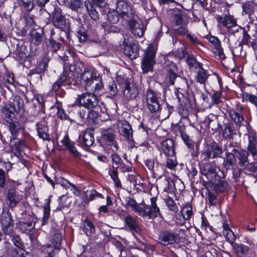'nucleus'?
I'll use <instances>...</instances> for the list:
<instances>
[{
    "label": "nucleus",
    "instance_id": "f257e3e1",
    "mask_svg": "<svg viewBox=\"0 0 257 257\" xmlns=\"http://www.w3.org/2000/svg\"><path fill=\"white\" fill-rule=\"evenodd\" d=\"M125 205L131 208L132 210L137 212L139 215L143 217H148L149 218H154L160 214V210L157 204V197H152L151 199V205H143L140 206L136 201L130 196L123 197Z\"/></svg>",
    "mask_w": 257,
    "mask_h": 257
},
{
    "label": "nucleus",
    "instance_id": "f03ea898",
    "mask_svg": "<svg viewBox=\"0 0 257 257\" xmlns=\"http://www.w3.org/2000/svg\"><path fill=\"white\" fill-rule=\"evenodd\" d=\"M224 177L222 170L216 165L210 164V188L216 193L224 191L228 187V183L221 178Z\"/></svg>",
    "mask_w": 257,
    "mask_h": 257
},
{
    "label": "nucleus",
    "instance_id": "7ed1b4c3",
    "mask_svg": "<svg viewBox=\"0 0 257 257\" xmlns=\"http://www.w3.org/2000/svg\"><path fill=\"white\" fill-rule=\"evenodd\" d=\"M157 47L153 44H150L145 51L144 56L142 61L141 67L144 73L152 71L155 63V58Z\"/></svg>",
    "mask_w": 257,
    "mask_h": 257
},
{
    "label": "nucleus",
    "instance_id": "20e7f679",
    "mask_svg": "<svg viewBox=\"0 0 257 257\" xmlns=\"http://www.w3.org/2000/svg\"><path fill=\"white\" fill-rule=\"evenodd\" d=\"M116 10L120 16L126 21L137 17L131 4L126 0H118Z\"/></svg>",
    "mask_w": 257,
    "mask_h": 257
},
{
    "label": "nucleus",
    "instance_id": "39448f33",
    "mask_svg": "<svg viewBox=\"0 0 257 257\" xmlns=\"http://www.w3.org/2000/svg\"><path fill=\"white\" fill-rule=\"evenodd\" d=\"M124 54L131 59H135L139 56V47L138 44L132 38H124Z\"/></svg>",
    "mask_w": 257,
    "mask_h": 257
},
{
    "label": "nucleus",
    "instance_id": "423d86ee",
    "mask_svg": "<svg viewBox=\"0 0 257 257\" xmlns=\"http://www.w3.org/2000/svg\"><path fill=\"white\" fill-rule=\"evenodd\" d=\"M79 103L85 108L92 109L98 104L97 96L92 93H84L79 95L77 98Z\"/></svg>",
    "mask_w": 257,
    "mask_h": 257
},
{
    "label": "nucleus",
    "instance_id": "0eeeda50",
    "mask_svg": "<svg viewBox=\"0 0 257 257\" xmlns=\"http://www.w3.org/2000/svg\"><path fill=\"white\" fill-rule=\"evenodd\" d=\"M210 44L214 56L219 59H224L225 56L219 39L217 37L210 36Z\"/></svg>",
    "mask_w": 257,
    "mask_h": 257
},
{
    "label": "nucleus",
    "instance_id": "6e6552de",
    "mask_svg": "<svg viewBox=\"0 0 257 257\" xmlns=\"http://www.w3.org/2000/svg\"><path fill=\"white\" fill-rule=\"evenodd\" d=\"M122 87L123 88V96L127 100L134 99L139 94L138 87L133 82L125 80L122 85Z\"/></svg>",
    "mask_w": 257,
    "mask_h": 257
},
{
    "label": "nucleus",
    "instance_id": "1a4fd4ad",
    "mask_svg": "<svg viewBox=\"0 0 257 257\" xmlns=\"http://www.w3.org/2000/svg\"><path fill=\"white\" fill-rule=\"evenodd\" d=\"M147 107L150 112H155L161 108V105L155 92L148 89L146 93Z\"/></svg>",
    "mask_w": 257,
    "mask_h": 257
},
{
    "label": "nucleus",
    "instance_id": "9d476101",
    "mask_svg": "<svg viewBox=\"0 0 257 257\" xmlns=\"http://www.w3.org/2000/svg\"><path fill=\"white\" fill-rule=\"evenodd\" d=\"M36 126L37 134L40 138L44 141L50 140L47 119L43 118L36 123Z\"/></svg>",
    "mask_w": 257,
    "mask_h": 257
},
{
    "label": "nucleus",
    "instance_id": "9b49d317",
    "mask_svg": "<svg viewBox=\"0 0 257 257\" xmlns=\"http://www.w3.org/2000/svg\"><path fill=\"white\" fill-rule=\"evenodd\" d=\"M1 227L4 233L12 236L14 232L13 220L8 214L3 215L1 218Z\"/></svg>",
    "mask_w": 257,
    "mask_h": 257
},
{
    "label": "nucleus",
    "instance_id": "f8f14e48",
    "mask_svg": "<svg viewBox=\"0 0 257 257\" xmlns=\"http://www.w3.org/2000/svg\"><path fill=\"white\" fill-rule=\"evenodd\" d=\"M134 17L129 20L128 22L129 27L132 33L135 36L141 37L144 33V27L142 22L138 21L137 19Z\"/></svg>",
    "mask_w": 257,
    "mask_h": 257
},
{
    "label": "nucleus",
    "instance_id": "ddd939ff",
    "mask_svg": "<svg viewBox=\"0 0 257 257\" xmlns=\"http://www.w3.org/2000/svg\"><path fill=\"white\" fill-rule=\"evenodd\" d=\"M79 140L86 147L91 146L94 142V130L87 128L79 135Z\"/></svg>",
    "mask_w": 257,
    "mask_h": 257
},
{
    "label": "nucleus",
    "instance_id": "4468645a",
    "mask_svg": "<svg viewBox=\"0 0 257 257\" xmlns=\"http://www.w3.org/2000/svg\"><path fill=\"white\" fill-rule=\"evenodd\" d=\"M102 139L107 145L113 146L116 150L118 149L115 139L114 131L111 128L102 131Z\"/></svg>",
    "mask_w": 257,
    "mask_h": 257
},
{
    "label": "nucleus",
    "instance_id": "2eb2a0df",
    "mask_svg": "<svg viewBox=\"0 0 257 257\" xmlns=\"http://www.w3.org/2000/svg\"><path fill=\"white\" fill-rule=\"evenodd\" d=\"M53 22L55 27L63 29L66 26V20L61 14V10L59 8H55L53 12Z\"/></svg>",
    "mask_w": 257,
    "mask_h": 257
},
{
    "label": "nucleus",
    "instance_id": "dca6fc26",
    "mask_svg": "<svg viewBox=\"0 0 257 257\" xmlns=\"http://www.w3.org/2000/svg\"><path fill=\"white\" fill-rule=\"evenodd\" d=\"M161 149L166 156L174 157L175 155L174 142L170 139H166L161 143Z\"/></svg>",
    "mask_w": 257,
    "mask_h": 257
},
{
    "label": "nucleus",
    "instance_id": "f3484780",
    "mask_svg": "<svg viewBox=\"0 0 257 257\" xmlns=\"http://www.w3.org/2000/svg\"><path fill=\"white\" fill-rule=\"evenodd\" d=\"M2 113L5 115L6 121H11L16 118L15 112L16 111L9 103L1 105L0 109Z\"/></svg>",
    "mask_w": 257,
    "mask_h": 257
},
{
    "label": "nucleus",
    "instance_id": "a211bd4d",
    "mask_svg": "<svg viewBox=\"0 0 257 257\" xmlns=\"http://www.w3.org/2000/svg\"><path fill=\"white\" fill-rule=\"evenodd\" d=\"M97 77L96 73H94L93 68L87 67L80 75L81 82L85 84V87L88 84L93 80V78Z\"/></svg>",
    "mask_w": 257,
    "mask_h": 257
},
{
    "label": "nucleus",
    "instance_id": "6ab92c4d",
    "mask_svg": "<svg viewBox=\"0 0 257 257\" xmlns=\"http://www.w3.org/2000/svg\"><path fill=\"white\" fill-rule=\"evenodd\" d=\"M176 236L174 233L169 231L162 232L159 237V241L164 245L173 244L176 241Z\"/></svg>",
    "mask_w": 257,
    "mask_h": 257
},
{
    "label": "nucleus",
    "instance_id": "aec40b11",
    "mask_svg": "<svg viewBox=\"0 0 257 257\" xmlns=\"http://www.w3.org/2000/svg\"><path fill=\"white\" fill-rule=\"evenodd\" d=\"M22 195L17 193L15 189H10L7 194V199L11 208L15 207L22 199Z\"/></svg>",
    "mask_w": 257,
    "mask_h": 257
},
{
    "label": "nucleus",
    "instance_id": "412c9836",
    "mask_svg": "<svg viewBox=\"0 0 257 257\" xmlns=\"http://www.w3.org/2000/svg\"><path fill=\"white\" fill-rule=\"evenodd\" d=\"M9 104H11V106L14 108L16 113H20L21 114L24 113V101L20 96L18 95L15 96L13 98V101H10Z\"/></svg>",
    "mask_w": 257,
    "mask_h": 257
},
{
    "label": "nucleus",
    "instance_id": "4be33fe9",
    "mask_svg": "<svg viewBox=\"0 0 257 257\" xmlns=\"http://www.w3.org/2000/svg\"><path fill=\"white\" fill-rule=\"evenodd\" d=\"M62 144L65 146L69 153L75 158L80 156V153L77 151L74 143L71 141L68 136H65L62 141Z\"/></svg>",
    "mask_w": 257,
    "mask_h": 257
},
{
    "label": "nucleus",
    "instance_id": "5701e85b",
    "mask_svg": "<svg viewBox=\"0 0 257 257\" xmlns=\"http://www.w3.org/2000/svg\"><path fill=\"white\" fill-rule=\"evenodd\" d=\"M68 75L67 71H63L57 80L52 84L51 91L56 92L62 86L65 85L67 83Z\"/></svg>",
    "mask_w": 257,
    "mask_h": 257
},
{
    "label": "nucleus",
    "instance_id": "b1692460",
    "mask_svg": "<svg viewBox=\"0 0 257 257\" xmlns=\"http://www.w3.org/2000/svg\"><path fill=\"white\" fill-rule=\"evenodd\" d=\"M102 88V84L101 80L99 77L93 78L91 82L88 84L85 87V89L88 91H92L93 93H98L100 90Z\"/></svg>",
    "mask_w": 257,
    "mask_h": 257
},
{
    "label": "nucleus",
    "instance_id": "393cba45",
    "mask_svg": "<svg viewBox=\"0 0 257 257\" xmlns=\"http://www.w3.org/2000/svg\"><path fill=\"white\" fill-rule=\"evenodd\" d=\"M125 224L132 231L139 233L141 229L139 227L137 220L131 215H128L125 218Z\"/></svg>",
    "mask_w": 257,
    "mask_h": 257
},
{
    "label": "nucleus",
    "instance_id": "a878e982",
    "mask_svg": "<svg viewBox=\"0 0 257 257\" xmlns=\"http://www.w3.org/2000/svg\"><path fill=\"white\" fill-rule=\"evenodd\" d=\"M233 152L237 153L238 155L239 165L240 166L243 167L248 163V153L244 150H236L234 149Z\"/></svg>",
    "mask_w": 257,
    "mask_h": 257
},
{
    "label": "nucleus",
    "instance_id": "bb28decb",
    "mask_svg": "<svg viewBox=\"0 0 257 257\" xmlns=\"http://www.w3.org/2000/svg\"><path fill=\"white\" fill-rule=\"evenodd\" d=\"M85 6L89 16L92 19L95 21L98 19V13L94 8L93 3L92 2L89 1H85Z\"/></svg>",
    "mask_w": 257,
    "mask_h": 257
},
{
    "label": "nucleus",
    "instance_id": "cd10ccee",
    "mask_svg": "<svg viewBox=\"0 0 257 257\" xmlns=\"http://www.w3.org/2000/svg\"><path fill=\"white\" fill-rule=\"evenodd\" d=\"M232 246L239 257H243L247 254L249 250L248 247L241 243H234Z\"/></svg>",
    "mask_w": 257,
    "mask_h": 257
},
{
    "label": "nucleus",
    "instance_id": "c85d7f7f",
    "mask_svg": "<svg viewBox=\"0 0 257 257\" xmlns=\"http://www.w3.org/2000/svg\"><path fill=\"white\" fill-rule=\"evenodd\" d=\"M222 153V150L219 145L214 142L211 143L210 145V157H212L213 158L220 157Z\"/></svg>",
    "mask_w": 257,
    "mask_h": 257
},
{
    "label": "nucleus",
    "instance_id": "c756f323",
    "mask_svg": "<svg viewBox=\"0 0 257 257\" xmlns=\"http://www.w3.org/2000/svg\"><path fill=\"white\" fill-rule=\"evenodd\" d=\"M206 162H202L201 165V173L202 174V178L203 181L204 182L205 187L207 190V191H209L208 186L209 184L207 181H205V179L207 180L208 179V175H209V167L207 165H205Z\"/></svg>",
    "mask_w": 257,
    "mask_h": 257
},
{
    "label": "nucleus",
    "instance_id": "7c9ffc66",
    "mask_svg": "<svg viewBox=\"0 0 257 257\" xmlns=\"http://www.w3.org/2000/svg\"><path fill=\"white\" fill-rule=\"evenodd\" d=\"M223 26L226 27L227 29L232 28H236L235 31H237V25L236 20L232 16H226L223 18L222 21Z\"/></svg>",
    "mask_w": 257,
    "mask_h": 257
},
{
    "label": "nucleus",
    "instance_id": "2f4dec72",
    "mask_svg": "<svg viewBox=\"0 0 257 257\" xmlns=\"http://www.w3.org/2000/svg\"><path fill=\"white\" fill-rule=\"evenodd\" d=\"M51 199L50 198H47L46 200V204L44 205L43 207V216L42 219V225L45 224L49 219L50 215V203Z\"/></svg>",
    "mask_w": 257,
    "mask_h": 257
},
{
    "label": "nucleus",
    "instance_id": "473e14b6",
    "mask_svg": "<svg viewBox=\"0 0 257 257\" xmlns=\"http://www.w3.org/2000/svg\"><path fill=\"white\" fill-rule=\"evenodd\" d=\"M19 228L23 232L31 231L35 228V223L34 221L28 222L20 221L18 224Z\"/></svg>",
    "mask_w": 257,
    "mask_h": 257
},
{
    "label": "nucleus",
    "instance_id": "72a5a7b5",
    "mask_svg": "<svg viewBox=\"0 0 257 257\" xmlns=\"http://www.w3.org/2000/svg\"><path fill=\"white\" fill-rule=\"evenodd\" d=\"M42 249L45 254L46 257H53L56 253V250L58 249L55 248L52 244H47L42 246Z\"/></svg>",
    "mask_w": 257,
    "mask_h": 257
},
{
    "label": "nucleus",
    "instance_id": "f704fd0d",
    "mask_svg": "<svg viewBox=\"0 0 257 257\" xmlns=\"http://www.w3.org/2000/svg\"><path fill=\"white\" fill-rule=\"evenodd\" d=\"M108 174L114 183L115 187L117 188L121 187V184L118 178L117 168L113 167L112 169L109 171Z\"/></svg>",
    "mask_w": 257,
    "mask_h": 257
},
{
    "label": "nucleus",
    "instance_id": "c9c22d12",
    "mask_svg": "<svg viewBox=\"0 0 257 257\" xmlns=\"http://www.w3.org/2000/svg\"><path fill=\"white\" fill-rule=\"evenodd\" d=\"M30 41L35 46L39 45L42 41V37L40 33L34 30L30 33Z\"/></svg>",
    "mask_w": 257,
    "mask_h": 257
},
{
    "label": "nucleus",
    "instance_id": "e433bc0d",
    "mask_svg": "<svg viewBox=\"0 0 257 257\" xmlns=\"http://www.w3.org/2000/svg\"><path fill=\"white\" fill-rule=\"evenodd\" d=\"M254 6H257L252 2H248L244 3L242 5L243 12L248 15L253 14L254 11Z\"/></svg>",
    "mask_w": 257,
    "mask_h": 257
},
{
    "label": "nucleus",
    "instance_id": "4c0bfd02",
    "mask_svg": "<svg viewBox=\"0 0 257 257\" xmlns=\"http://www.w3.org/2000/svg\"><path fill=\"white\" fill-rule=\"evenodd\" d=\"M7 122L9 123V130L12 135L15 136L20 128L19 122L16 120V118L12 121Z\"/></svg>",
    "mask_w": 257,
    "mask_h": 257
},
{
    "label": "nucleus",
    "instance_id": "58836bf2",
    "mask_svg": "<svg viewBox=\"0 0 257 257\" xmlns=\"http://www.w3.org/2000/svg\"><path fill=\"white\" fill-rule=\"evenodd\" d=\"M122 135L128 140L133 141V131L128 124L123 125L121 130Z\"/></svg>",
    "mask_w": 257,
    "mask_h": 257
},
{
    "label": "nucleus",
    "instance_id": "ea45409f",
    "mask_svg": "<svg viewBox=\"0 0 257 257\" xmlns=\"http://www.w3.org/2000/svg\"><path fill=\"white\" fill-rule=\"evenodd\" d=\"M223 235L226 240L231 245L234 244L236 237L233 232L231 230H227L223 231Z\"/></svg>",
    "mask_w": 257,
    "mask_h": 257
},
{
    "label": "nucleus",
    "instance_id": "a19ab883",
    "mask_svg": "<svg viewBox=\"0 0 257 257\" xmlns=\"http://www.w3.org/2000/svg\"><path fill=\"white\" fill-rule=\"evenodd\" d=\"M107 89L108 93L112 96L116 95L118 93V89L115 82L110 79L107 85Z\"/></svg>",
    "mask_w": 257,
    "mask_h": 257
},
{
    "label": "nucleus",
    "instance_id": "79ce46f5",
    "mask_svg": "<svg viewBox=\"0 0 257 257\" xmlns=\"http://www.w3.org/2000/svg\"><path fill=\"white\" fill-rule=\"evenodd\" d=\"M70 201L67 195H63L59 198V209H62L65 207L69 206Z\"/></svg>",
    "mask_w": 257,
    "mask_h": 257
},
{
    "label": "nucleus",
    "instance_id": "37998d69",
    "mask_svg": "<svg viewBox=\"0 0 257 257\" xmlns=\"http://www.w3.org/2000/svg\"><path fill=\"white\" fill-rule=\"evenodd\" d=\"M222 135L225 139H231L232 137V130L229 123H226L224 124V128L222 130Z\"/></svg>",
    "mask_w": 257,
    "mask_h": 257
},
{
    "label": "nucleus",
    "instance_id": "c03bdc74",
    "mask_svg": "<svg viewBox=\"0 0 257 257\" xmlns=\"http://www.w3.org/2000/svg\"><path fill=\"white\" fill-rule=\"evenodd\" d=\"M166 204L170 210L176 212L178 210V207L175 201L170 197H168L165 199Z\"/></svg>",
    "mask_w": 257,
    "mask_h": 257
},
{
    "label": "nucleus",
    "instance_id": "a18cd8bd",
    "mask_svg": "<svg viewBox=\"0 0 257 257\" xmlns=\"http://www.w3.org/2000/svg\"><path fill=\"white\" fill-rule=\"evenodd\" d=\"M255 145L256 141L254 138L252 137V139H251L250 137H249V144L247 146V150L253 157H254L257 153Z\"/></svg>",
    "mask_w": 257,
    "mask_h": 257
},
{
    "label": "nucleus",
    "instance_id": "49530a36",
    "mask_svg": "<svg viewBox=\"0 0 257 257\" xmlns=\"http://www.w3.org/2000/svg\"><path fill=\"white\" fill-rule=\"evenodd\" d=\"M84 230L86 233L91 234L95 230V227L93 223L89 220H85L84 223Z\"/></svg>",
    "mask_w": 257,
    "mask_h": 257
},
{
    "label": "nucleus",
    "instance_id": "de8ad7c7",
    "mask_svg": "<svg viewBox=\"0 0 257 257\" xmlns=\"http://www.w3.org/2000/svg\"><path fill=\"white\" fill-rule=\"evenodd\" d=\"M242 98L244 101H249L257 107V96L252 94L244 93L242 95Z\"/></svg>",
    "mask_w": 257,
    "mask_h": 257
},
{
    "label": "nucleus",
    "instance_id": "09e8293b",
    "mask_svg": "<svg viewBox=\"0 0 257 257\" xmlns=\"http://www.w3.org/2000/svg\"><path fill=\"white\" fill-rule=\"evenodd\" d=\"M210 80L213 84L218 85L219 89H221L222 87L221 78L217 73L212 72V74H210Z\"/></svg>",
    "mask_w": 257,
    "mask_h": 257
},
{
    "label": "nucleus",
    "instance_id": "8fccbe9b",
    "mask_svg": "<svg viewBox=\"0 0 257 257\" xmlns=\"http://www.w3.org/2000/svg\"><path fill=\"white\" fill-rule=\"evenodd\" d=\"M56 108L57 109V115L58 118L61 119H68L69 118L68 116L62 108L61 104H58L56 106Z\"/></svg>",
    "mask_w": 257,
    "mask_h": 257
},
{
    "label": "nucleus",
    "instance_id": "3c124183",
    "mask_svg": "<svg viewBox=\"0 0 257 257\" xmlns=\"http://www.w3.org/2000/svg\"><path fill=\"white\" fill-rule=\"evenodd\" d=\"M232 119L236 123L240 124L243 120V116L238 112L233 111L230 112Z\"/></svg>",
    "mask_w": 257,
    "mask_h": 257
},
{
    "label": "nucleus",
    "instance_id": "603ef678",
    "mask_svg": "<svg viewBox=\"0 0 257 257\" xmlns=\"http://www.w3.org/2000/svg\"><path fill=\"white\" fill-rule=\"evenodd\" d=\"M181 213L185 215L187 219H189L193 214L192 207L189 204H186L182 209Z\"/></svg>",
    "mask_w": 257,
    "mask_h": 257
},
{
    "label": "nucleus",
    "instance_id": "864d4df0",
    "mask_svg": "<svg viewBox=\"0 0 257 257\" xmlns=\"http://www.w3.org/2000/svg\"><path fill=\"white\" fill-rule=\"evenodd\" d=\"M62 235L59 233H56L54 234L53 237L52 245H54L55 248H59L61 245Z\"/></svg>",
    "mask_w": 257,
    "mask_h": 257
},
{
    "label": "nucleus",
    "instance_id": "5fc2aeb1",
    "mask_svg": "<svg viewBox=\"0 0 257 257\" xmlns=\"http://www.w3.org/2000/svg\"><path fill=\"white\" fill-rule=\"evenodd\" d=\"M226 162V166H228V167L233 166L236 162V159L234 155L232 153H227Z\"/></svg>",
    "mask_w": 257,
    "mask_h": 257
},
{
    "label": "nucleus",
    "instance_id": "6e6d98bb",
    "mask_svg": "<svg viewBox=\"0 0 257 257\" xmlns=\"http://www.w3.org/2000/svg\"><path fill=\"white\" fill-rule=\"evenodd\" d=\"M173 29L176 33L181 35H184L187 32L186 28V24H183L178 26H177V25H173Z\"/></svg>",
    "mask_w": 257,
    "mask_h": 257
},
{
    "label": "nucleus",
    "instance_id": "4d7b16f0",
    "mask_svg": "<svg viewBox=\"0 0 257 257\" xmlns=\"http://www.w3.org/2000/svg\"><path fill=\"white\" fill-rule=\"evenodd\" d=\"M186 62L190 68H197L199 66L197 61L191 56H188L186 59Z\"/></svg>",
    "mask_w": 257,
    "mask_h": 257
},
{
    "label": "nucleus",
    "instance_id": "13d9d810",
    "mask_svg": "<svg viewBox=\"0 0 257 257\" xmlns=\"http://www.w3.org/2000/svg\"><path fill=\"white\" fill-rule=\"evenodd\" d=\"M207 79V75L204 70H200L197 76V80L201 83H204Z\"/></svg>",
    "mask_w": 257,
    "mask_h": 257
},
{
    "label": "nucleus",
    "instance_id": "bf43d9fd",
    "mask_svg": "<svg viewBox=\"0 0 257 257\" xmlns=\"http://www.w3.org/2000/svg\"><path fill=\"white\" fill-rule=\"evenodd\" d=\"M81 5L82 3L80 0H71L70 7L72 10L77 11Z\"/></svg>",
    "mask_w": 257,
    "mask_h": 257
},
{
    "label": "nucleus",
    "instance_id": "052dcab7",
    "mask_svg": "<svg viewBox=\"0 0 257 257\" xmlns=\"http://www.w3.org/2000/svg\"><path fill=\"white\" fill-rule=\"evenodd\" d=\"M222 93L221 91H215L212 96V104H218L220 103V97L221 96Z\"/></svg>",
    "mask_w": 257,
    "mask_h": 257
},
{
    "label": "nucleus",
    "instance_id": "680f3d73",
    "mask_svg": "<svg viewBox=\"0 0 257 257\" xmlns=\"http://www.w3.org/2000/svg\"><path fill=\"white\" fill-rule=\"evenodd\" d=\"M204 145L205 147L201 152L202 154L201 156L203 160L206 161L209 158V147L208 146L207 142L204 143Z\"/></svg>",
    "mask_w": 257,
    "mask_h": 257
},
{
    "label": "nucleus",
    "instance_id": "e2e57ef3",
    "mask_svg": "<svg viewBox=\"0 0 257 257\" xmlns=\"http://www.w3.org/2000/svg\"><path fill=\"white\" fill-rule=\"evenodd\" d=\"M23 6L27 11H31L34 8V4L31 0H22Z\"/></svg>",
    "mask_w": 257,
    "mask_h": 257
},
{
    "label": "nucleus",
    "instance_id": "0e129e2a",
    "mask_svg": "<svg viewBox=\"0 0 257 257\" xmlns=\"http://www.w3.org/2000/svg\"><path fill=\"white\" fill-rule=\"evenodd\" d=\"M49 44L53 48L54 51L56 52L59 50L61 47V44L59 42H57L53 39L50 38L49 40Z\"/></svg>",
    "mask_w": 257,
    "mask_h": 257
},
{
    "label": "nucleus",
    "instance_id": "69168bd1",
    "mask_svg": "<svg viewBox=\"0 0 257 257\" xmlns=\"http://www.w3.org/2000/svg\"><path fill=\"white\" fill-rule=\"evenodd\" d=\"M244 169L248 170L252 172H254L257 169V163H247L245 166H243Z\"/></svg>",
    "mask_w": 257,
    "mask_h": 257
},
{
    "label": "nucleus",
    "instance_id": "338daca9",
    "mask_svg": "<svg viewBox=\"0 0 257 257\" xmlns=\"http://www.w3.org/2000/svg\"><path fill=\"white\" fill-rule=\"evenodd\" d=\"M87 116L90 121H91L92 122H95L98 117V114L96 111L91 110L89 111Z\"/></svg>",
    "mask_w": 257,
    "mask_h": 257
},
{
    "label": "nucleus",
    "instance_id": "774afa93",
    "mask_svg": "<svg viewBox=\"0 0 257 257\" xmlns=\"http://www.w3.org/2000/svg\"><path fill=\"white\" fill-rule=\"evenodd\" d=\"M177 163L175 159L168 158L166 161L167 167L170 169H174L177 166Z\"/></svg>",
    "mask_w": 257,
    "mask_h": 257
}]
</instances>
